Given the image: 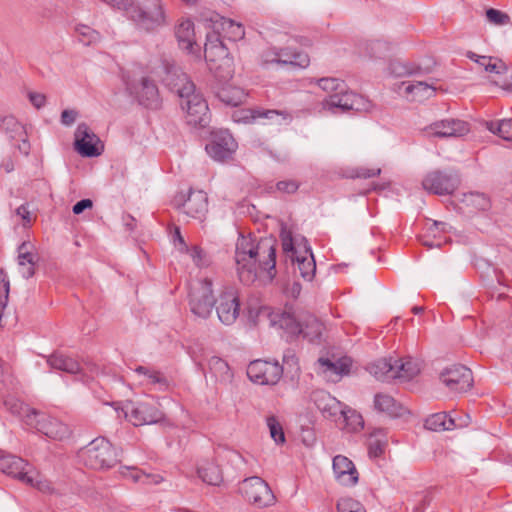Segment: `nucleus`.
<instances>
[{
  "label": "nucleus",
  "mask_w": 512,
  "mask_h": 512,
  "mask_svg": "<svg viewBox=\"0 0 512 512\" xmlns=\"http://www.w3.org/2000/svg\"><path fill=\"white\" fill-rule=\"evenodd\" d=\"M215 31L218 35L230 41H239L245 37V29L241 23H237L229 18L221 17L215 21Z\"/></svg>",
  "instance_id": "7c9ffc66"
},
{
  "label": "nucleus",
  "mask_w": 512,
  "mask_h": 512,
  "mask_svg": "<svg viewBox=\"0 0 512 512\" xmlns=\"http://www.w3.org/2000/svg\"><path fill=\"white\" fill-rule=\"evenodd\" d=\"M283 374V368L278 362L265 360L252 361L247 368L249 379L260 385H274Z\"/></svg>",
  "instance_id": "f8f14e48"
},
{
  "label": "nucleus",
  "mask_w": 512,
  "mask_h": 512,
  "mask_svg": "<svg viewBox=\"0 0 512 512\" xmlns=\"http://www.w3.org/2000/svg\"><path fill=\"white\" fill-rule=\"evenodd\" d=\"M318 85L321 89L330 93V95L338 92H343L345 91L346 87V84L343 81L332 77L321 78L318 81Z\"/></svg>",
  "instance_id": "603ef678"
},
{
  "label": "nucleus",
  "mask_w": 512,
  "mask_h": 512,
  "mask_svg": "<svg viewBox=\"0 0 512 512\" xmlns=\"http://www.w3.org/2000/svg\"><path fill=\"white\" fill-rule=\"evenodd\" d=\"M184 212L192 218H202L208 210V197L203 191L191 192L183 204Z\"/></svg>",
  "instance_id": "cd10ccee"
},
{
  "label": "nucleus",
  "mask_w": 512,
  "mask_h": 512,
  "mask_svg": "<svg viewBox=\"0 0 512 512\" xmlns=\"http://www.w3.org/2000/svg\"><path fill=\"white\" fill-rule=\"evenodd\" d=\"M486 17L487 20L494 25L503 26L510 23L508 14L494 8H490L486 11Z\"/></svg>",
  "instance_id": "4d7b16f0"
},
{
  "label": "nucleus",
  "mask_w": 512,
  "mask_h": 512,
  "mask_svg": "<svg viewBox=\"0 0 512 512\" xmlns=\"http://www.w3.org/2000/svg\"><path fill=\"white\" fill-rule=\"evenodd\" d=\"M77 112L74 110H64L61 114L62 124L69 126L76 120Z\"/></svg>",
  "instance_id": "e2e57ef3"
},
{
  "label": "nucleus",
  "mask_w": 512,
  "mask_h": 512,
  "mask_svg": "<svg viewBox=\"0 0 512 512\" xmlns=\"http://www.w3.org/2000/svg\"><path fill=\"white\" fill-rule=\"evenodd\" d=\"M467 422L458 423L454 418L444 412L435 413L425 421V427L433 431L452 430L466 426Z\"/></svg>",
  "instance_id": "473e14b6"
},
{
  "label": "nucleus",
  "mask_w": 512,
  "mask_h": 512,
  "mask_svg": "<svg viewBox=\"0 0 512 512\" xmlns=\"http://www.w3.org/2000/svg\"><path fill=\"white\" fill-rule=\"evenodd\" d=\"M394 370H396L397 378L410 380L420 372V364L410 357L394 359Z\"/></svg>",
  "instance_id": "e433bc0d"
},
{
  "label": "nucleus",
  "mask_w": 512,
  "mask_h": 512,
  "mask_svg": "<svg viewBox=\"0 0 512 512\" xmlns=\"http://www.w3.org/2000/svg\"><path fill=\"white\" fill-rule=\"evenodd\" d=\"M339 420V425L347 432H358L364 426L361 414L347 406L342 410Z\"/></svg>",
  "instance_id": "c9c22d12"
},
{
  "label": "nucleus",
  "mask_w": 512,
  "mask_h": 512,
  "mask_svg": "<svg viewBox=\"0 0 512 512\" xmlns=\"http://www.w3.org/2000/svg\"><path fill=\"white\" fill-rule=\"evenodd\" d=\"M174 34L180 49L189 54H194L199 50L194 22L191 19L180 18L174 26Z\"/></svg>",
  "instance_id": "412c9836"
},
{
  "label": "nucleus",
  "mask_w": 512,
  "mask_h": 512,
  "mask_svg": "<svg viewBox=\"0 0 512 512\" xmlns=\"http://www.w3.org/2000/svg\"><path fill=\"white\" fill-rule=\"evenodd\" d=\"M487 128L502 139L512 141V119L492 121L487 124Z\"/></svg>",
  "instance_id": "49530a36"
},
{
  "label": "nucleus",
  "mask_w": 512,
  "mask_h": 512,
  "mask_svg": "<svg viewBox=\"0 0 512 512\" xmlns=\"http://www.w3.org/2000/svg\"><path fill=\"white\" fill-rule=\"evenodd\" d=\"M0 470L43 494L55 493V485L24 459L14 455L0 457Z\"/></svg>",
  "instance_id": "20e7f679"
},
{
  "label": "nucleus",
  "mask_w": 512,
  "mask_h": 512,
  "mask_svg": "<svg viewBox=\"0 0 512 512\" xmlns=\"http://www.w3.org/2000/svg\"><path fill=\"white\" fill-rule=\"evenodd\" d=\"M133 376L137 383L142 386H154L158 387L159 390L168 386V381L162 373L148 367L139 366L134 370Z\"/></svg>",
  "instance_id": "bb28decb"
},
{
  "label": "nucleus",
  "mask_w": 512,
  "mask_h": 512,
  "mask_svg": "<svg viewBox=\"0 0 512 512\" xmlns=\"http://www.w3.org/2000/svg\"><path fill=\"white\" fill-rule=\"evenodd\" d=\"M388 444L386 433L378 429L374 431L369 437V454L373 457L381 456Z\"/></svg>",
  "instance_id": "a18cd8bd"
},
{
  "label": "nucleus",
  "mask_w": 512,
  "mask_h": 512,
  "mask_svg": "<svg viewBox=\"0 0 512 512\" xmlns=\"http://www.w3.org/2000/svg\"><path fill=\"white\" fill-rule=\"evenodd\" d=\"M135 25L145 31H155L169 24V17L163 0H141L125 10Z\"/></svg>",
  "instance_id": "39448f33"
},
{
  "label": "nucleus",
  "mask_w": 512,
  "mask_h": 512,
  "mask_svg": "<svg viewBox=\"0 0 512 512\" xmlns=\"http://www.w3.org/2000/svg\"><path fill=\"white\" fill-rule=\"evenodd\" d=\"M369 372L378 380L397 378L396 370H394V359L392 358H383L375 361L369 366Z\"/></svg>",
  "instance_id": "f704fd0d"
},
{
  "label": "nucleus",
  "mask_w": 512,
  "mask_h": 512,
  "mask_svg": "<svg viewBox=\"0 0 512 512\" xmlns=\"http://www.w3.org/2000/svg\"><path fill=\"white\" fill-rule=\"evenodd\" d=\"M128 88L134 93L139 101L148 106L153 107L158 104V89L155 83L147 77H142L137 84L127 83Z\"/></svg>",
  "instance_id": "b1692460"
},
{
  "label": "nucleus",
  "mask_w": 512,
  "mask_h": 512,
  "mask_svg": "<svg viewBox=\"0 0 512 512\" xmlns=\"http://www.w3.org/2000/svg\"><path fill=\"white\" fill-rule=\"evenodd\" d=\"M442 383L451 392H466L473 384L472 372L469 368L455 364L446 368L440 375Z\"/></svg>",
  "instance_id": "dca6fc26"
},
{
  "label": "nucleus",
  "mask_w": 512,
  "mask_h": 512,
  "mask_svg": "<svg viewBox=\"0 0 512 512\" xmlns=\"http://www.w3.org/2000/svg\"><path fill=\"white\" fill-rule=\"evenodd\" d=\"M280 237L284 252L288 253L292 259L294 272H298L305 281H312L316 272V263L307 240L299 234H294L287 226L281 227Z\"/></svg>",
  "instance_id": "7ed1b4c3"
},
{
  "label": "nucleus",
  "mask_w": 512,
  "mask_h": 512,
  "mask_svg": "<svg viewBox=\"0 0 512 512\" xmlns=\"http://www.w3.org/2000/svg\"><path fill=\"white\" fill-rule=\"evenodd\" d=\"M92 206L93 203L90 199H83L73 206V213L77 215L81 214L85 209L91 208Z\"/></svg>",
  "instance_id": "69168bd1"
},
{
  "label": "nucleus",
  "mask_w": 512,
  "mask_h": 512,
  "mask_svg": "<svg viewBox=\"0 0 512 512\" xmlns=\"http://www.w3.org/2000/svg\"><path fill=\"white\" fill-rule=\"evenodd\" d=\"M79 456L83 463L92 469L113 467L118 459L116 449L105 438H96L82 448Z\"/></svg>",
  "instance_id": "0eeeda50"
},
{
  "label": "nucleus",
  "mask_w": 512,
  "mask_h": 512,
  "mask_svg": "<svg viewBox=\"0 0 512 512\" xmlns=\"http://www.w3.org/2000/svg\"><path fill=\"white\" fill-rule=\"evenodd\" d=\"M104 3L121 9V10H128V8L131 6V4L134 3V0H102Z\"/></svg>",
  "instance_id": "680f3d73"
},
{
  "label": "nucleus",
  "mask_w": 512,
  "mask_h": 512,
  "mask_svg": "<svg viewBox=\"0 0 512 512\" xmlns=\"http://www.w3.org/2000/svg\"><path fill=\"white\" fill-rule=\"evenodd\" d=\"M265 61L291 64L301 68H306L310 63V58L306 53L297 51L293 49L292 46H288L284 49H281L280 52L275 54V56L272 58H270L269 55H266Z\"/></svg>",
  "instance_id": "a878e982"
},
{
  "label": "nucleus",
  "mask_w": 512,
  "mask_h": 512,
  "mask_svg": "<svg viewBox=\"0 0 512 512\" xmlns=\"http://www.w3.org/2000/svg\"><path fill=\"white\" fill-rule=\"evenodd\" d=\"M192 258L196 265L200 266L202 260V250L195 248L192 252Z\"/></svg>",
  "instance_id": "774afa93"
},
{
  "label": "nucleus",
  "mask_w": 512,
  "mask_h": 512,
  "mask_svg": "<svg viewBox=\"0 0 512 512\" xmlns=\"http://www.w3.org/2000/svg\"><path fill=\"white\" fill-rule=\"evenodd\" d=\"M323 108L333 113L336 109L341 111H359L367 110L369 108V103H367L362 96L348 91L346 86L345 91L329 95L323 102Z\"/></svg>",
  "instance_id": "4468645a"
},
{
  "label": "nucleus",
  "mask_w": 512,
  "mask_h": 512,
  "mask_svg": "<svg viewBox=\"0 0 512 512\" xmlns=\"http://www.w3.org/2000/svg\"><path fill=\"white\" fill-rule=\"evenodd\" d=\"M216 311L222 323L229 325L236 321L240 312L239 295L236 288L226 287L220 292Z\"/></svg>",
  "instance_id": "ddd939ff"
},
{
  "label": "nucleus",
  "mask_w": 512,
  "mask_h": 512,
  "mask_svg": "<svg viewBox=\"0 0 512 512\" xmlns=\"http://www.w3.org/2000/svg\"><path fill=\"white\" fill-rule=\"evenodd\" d=\"M197 473L209 485H218L222 481V471L214 459H201L197 465Z\"/></svg>",
  "instance_id": "2f4dec72"
},
{
  "label": "nucleus",
  "mask_w": 512,
  "mask_h": 512,
  "mask_svg": "<svg viewBox=\"0 0 512 512\" xmlns=\"http://www.w3.org/2000/svg\"><path fill=\"white\" fill-rule=\"evenodd\" d=\"M389 73L395 77L412 75L418 71V67L402 60H393L389 64Z\"/></svg>",
  "instance_id": "8fccbe9b"
},
{
  "label": "nucleus",
  "mask_w": 512,
  "mask_h": 512,
  "mask_svg": "<svg viewBox=\"0 0 512 512\" xmlns=\"http://www.w3.org/2000/svg\"><path fill=\"white\" fill-rule=\"evenodd\" d=\"M75 148L85 157H94L101 154L103 146L100 139L85 124H79L75 132Z\"/></svg>",
  "instance_id": "6ab92c4d"
},
{
  "label": "nucleus",
  "mask_w": 512,
  "mask_h": 512,
  "mask_svg": "<svg viewBox=\"0 0 512 512\" xmlns=\"http://www.w3.org/2000/svg\"><path fill=\"white\" fill-rule=\"evenodd\" d=\"M302 332L305 337L310 340H314L321 336L324 326L323 324L313 315L303 314L301 317Z\"/></svg>",
  "instance_id": "79ce46f5"
},
{
  "label": "nucleus",
  "mask_w": 512,
  "mask_h": 512,
  "mask_svg": "<svg viewBox=\"0 0 512 512\" xmlns=\"http://www.w3.org/2000/svg\"><path fill=\"white\" fill-rule=\"evenodd\" d=\"M123 475L133 482L146 484V485H157L163 481V477L159 474L146 473L137 468H126V472Z\"/></svg>",
  "instance_id": "37998d69"
},
{
  "label": "nucleus",
  "mask_w": 512,
  "mask_h": 512,
  "mask_svg": "<svg viewBox=\"0 0 512 512\" xmlns=\"http://www.w3.org/2000/svg\"><path fill=\"white\" fill-rule=\"evenodd\" d=\"M163 81L180 97V105L186 112L187 123L194 127L206 125L209 120L208 105L202 95L195 91V86L188 76L180 68L171 67Z\"/></svg>",
  "instance_id": "f03ea898"
},
{
  "label": "nucleus",
  "mask_w": 512,
  "mask_h": 512,
  "mask_svg": "<svg viewBox=\"0 0 512 512\" xmlns=\"http://www.w3.org/2000/svg\"><path fill=\"white\" fill-rule=\"evenodd\" d=\"M25 411L26 414L23 416L25 424L35 428L47 437L62 441L71 435L69 427L62 421L34 409H25Z\"/></svg>",
  "instance_id": "9d476101"
},
{
  "label": "nucleus",
  "mask_w": 512,
  "mask_h": 512,
  "mask_svg": "<svg viewBox=\"0 0 512 512\" xmlns=\"http://www.w3.org/2000/svg\"><path fill=\"white\" fill-rule=\"evenodd\" d=\"M77 37L85 45L96 44L101 41V35L90 26L79 24L75 27Z\"/></svg>",
  "instance_id": "de8ad7c7"
},
{
  "label": "nucleus",
  "mask_w": 512,
  "mask_h": 512,
  "mask_svg": "<svg viewBox=\"0 0 512 512\" xmlns=\"http://www.w3.org/2000/svg\"><path fill=\"white\" fill-rule=\"evenodd\" d=\"M301 317L302 315L296 317L291 312H283L281 314H273L272 321L291 334H300L302 332Z\"/></svg>",
  "instance_id": "ea45409f"
},
{
  "label": "nucleus",
  "mask_w": 512,
  "mask_h": 512,
  "mask_svg": "<svg viewBox=\"0 0 512 512\" xmlns=\"http://www.w3.org/2000/svg\"><path fill=\"white\" fill-rule=\"evenodd\" d=\"M236 270L244 284L270 283L276 276L275 247L270 239L241 235L235 249Z\"/></svg>",
  "instance_id": "f257e3e1"
},
{
  "label": "nucleus",
  "mask_w": 512,
  "mask_h": 512,
  "mask_svg": "<svg viewBox=\"0 0 512 512\" xmlns=\"http://www.w3.org/2000/svg\"><path fill=\"white\" fill-rule=\"evenodd\" d=\"M5 406L13 413L21 417L23 420V416L26 414L25 409H31L29 406L24 405L22 402L15 400V399H9L5 401Z\"/></svg>",
  "instance_id": "13d9d810"
},
{
  "label": "nucleus",
  "mask_w": 512,
  "mask_h": 512,
  "mask_svg": "<svg viewBox=\"0 0 512 512\" xmlns=\"http://www.w3.org/2000/svg\"><path fill=\"white\" fill-rule=\"evenodd\" d=\"M243 498L256 508H266L275 504L276 498L269 485L260 477L244 479L239 485Z\"/></svg>",
  "instance_id": "9b49d317"
},
{
  "label": "nucleus",
  "mask_w": 512,
  "mask_h": 512,
  "mask_svg": "<svg viewBox=\"0 0 512 512\" xmlns=\"http://www.w3.org/2000/svg\"><path fill=\"white\" fill-rule=\"evenodd\" d=\"M47 362L53 369L61 370L67 373H78L80 371L79 363L71 357L65 356L60 353L51 355Z\"/></svg>",
  "instance_id": "a19ab883"
},
{
  "label": "nucleus",
  "mask_w": 512,
  "mask_h": 512,
  "mask_svg": "<svg viewBox=\"0 0 512 512\" xmlns=\"http://www.w3.org/2000/svg\"><path fill=\"white\" fill-rule=\"evenodd\" d=\"M31 243L23 242L18 250L19 272L22 277L30 278L35 273L36 255Z\"/></svg>",
  "instance_id": "c85d7f7f"
},
{
  "label": "nucleus",
  "mask_w": 512,
  "mask_h": 512,
  "mask_svg": "<svg viewBox=\"0 0 512 512\" xmlns=\"http://www.w3.org/2000/svg\"><path fill=\"white\" fill-rule=\"evenodd\" d=\"M298 185L295 181H280L277 184V189L282 192L286 193H293L297 190Z\"/></svg>",
  "instance_id": "052dcab7"
},
{
  "label": "nucleus",
  "mask_w": 512,
  "mask_h": 512,
  "mask_svg": "<svg viewBox=\"0 0 512 512\" xmlns=\"http://www.w3.org/2000/svg\"><path fill=\"white\" fill-rule=\"evenodd\" d=\"M215 304L214 297H190V308L193 314L201 318H207Z\"/></svg>",
  "instance_id": "c03bdc74"
},
{
  "label": "nucleus",
  "mask_w": 512,
  "mask_h": 512,
  "mask_svg": "<svg viewBox=\"0 0 512 512\" xmlns=\"http://www.w3.org/2000/svg\"><path fill=\"white\" fill-rule=\"evenodd\" d=\"M204 54L211 70L219 73L222 77L232 74L233 59L229 56L228 49L217 33H209L207 35Z\"/></svg>",
  "instance_id": "1a4fd4ad"
},
{
  "label": "nucleus",
  "mask_w": 512,
  "mask_h": 512,
  "mask_svg": "<svg viewBox=\"0 0 512 512\" xmlns=\"http://www.w3.org/2000/svg\"><path fill=\"white\" fill-rule=\"evenodd\" d=\"M467 56L475 62L477 69L485 72L488 81L501 89H511L512 68L501 59L469 52Z\"/></svg>",
  "instance_id": "6e6552de"
},
{
  "label": "nucleus",
  "mask_w": 512,
  "mask_h": 512,
  "mask_svg": "<svg viewBox=\"0 0 512 512\" xmlns=\"http://www.w3.org/2000/svg\"><path fill=\"white\" fill-rule=\"evenodd\" d=\"M209 368L215 374L216 377L221 380H227L231 378V371L228 364L219 357H212L209 360Z\"/></svg>",
  "instance_id": "3c124183"
},
{
  "label": "nucleus",
  "mask_w": 512,
  "mask_h": 512,
  "mask_svg": "<svg viewBox=\"0 0 512 512\" xmlns=\"http://www.w3.org/2000/svg\"><path fill=\"white\" fill-rule=\"evenodd\" d=\"M469 132V123L457 118L438 120L424 128V133L428 137H461Z\"/></svg>",
  "instance_id": "2eb2a0df"
},
{
  "label": "nucleus",
  "mask_w": 512,
  "mask_h": 512,
  "mask_svg": "<svg viewBox=\"0 0 512 512\" xmlns=\"http://www.w3.org/2000/svg\"><path fill=\"white\" fill-rule=\"evenodd\" d=\"M283 361L287 366L294 368L295 371L299 370L298 359L294 353L288 352L287 354H285L283 357Z\"/></svg>",
  "instance_id": "338daca9"
},
{
  "label": "nucleus",
  "mask_w": 512,
  "mask_h": 512,
  "mask_svg": "<svg viewBox=\"0 0 512 512\" xmlns=\"http://www.w3.org/2000/svg\"><path fill=\"white\" fill-rule=\"evenodd\" d=\"M334 480L341 486L354 487L359 481V472L352 460L344 455H337L332 460Z\"/></svg>",
  "instance_id": "a211bd4d"
},
{
  "label": "nucleus",
  "mask_w": 512,
  "mask_h": 512,
  "mask_svg": "<svg viewBox=\"0 0 512 512\" xmlns=\"http://www.w3.org/2000/svg\"><path fill=\"white\" fill-rule=\"evenodd\" d=\"M314 402L318 409L327 417L340 416L345 407L339 400L324 391L314 393Z\"/></svg>",
  "instance_id": "c756f323"
},
{
  "label": "nucleus",
  "mask_w": 512,
  "mask_h": 512,
  "mask_svg": "<svg viewBox=\"0 0 512 512\" xmlns=\"http://www.w3.org/2000/svg\"><path fill=\"white\" fill-rule=\"evenodd\" d=\"M3 127L7 133L10 134L12 139L22 140V145L19 146V149L28 154L29 144L26 140V132L24 126L19 123L14 117H6L3 120Z\"/></svg>",
  "instance_id": "4c0bfd02"
},
{
  "label": "nucleus",
  "mask_w": 512,
  "mask_h": 512,
  "mask_svg": "<svg viewBox=\"0 0 512 512\" xmlns=\"http://www.w3.org/2000/svg\"><path fill=\"white\" fill-rule=\"evenodd\" d=\"M338 512H366L364 506L353 498H342L337 503Z\"/></svg>",
  "instance_id": "6e6d98bb"
},
{
  "label": "nucleus",
  "mask_w": 512,
  "mask_h": 512,
  "mask_svg": "<svg viewBox=\"0 0 512 512\" xmlns=\"http://www.w3.org/2000/svg\"><path fill=\"white\" fill-rule=\"evenodd\" d=\"M422 185L425 190L434 194H451L458 186V179L441 172H432L424 178Z\"/></svg>",
  "instance_id": "5701e85b"
},
{
  "label": "nucleus",
  "mask_w": 512,
  "mask_h": 512,
  "mask_svg": "<svg viewBox=\"0 0 512 512\" xmlns=\"http://www.w3.org/2000/svg\"><path fill=\"white\" fill-rule=\"evenodd\" d=\"M436 89L433 84L426 82H403L399 87V92L411 101H423L432 97Z\"/></svg>",
  "instance_id": "393cba45"
},
{
  "label": "nucleus",
  "mask_w": 512,
  "mask_h": 512,
  "mask_svg": "<svg viewBox=\"0 0 512 512\" xmlns=\"http://www.w3.org/2000/svg\"><path fill=\"white\" fill-rule=\"evenodd\" d=\"M374 407L379 412L386 413L391 417H399L404 413V408L392 396L385 393L375 395Z\"/></svg>",
  "instance_id": "72a5a7b5"
},
{
  "label": "nucleus",
  "mask_w": 512,
  "mask_h": 512,
  "mask_svg": "<svg viewBox=\"0 0 512 512\" xmlns=\"http://www.w3.org/2000/svg\"><path fill=\"white\" fill-rule=\"evenodd\" d=\"M125 418L134 426L159 423L164 419V412L159 401L152 396L126 401L122 407Z\"/></svg>",
  "instance_id": "423d86ee"
},
{
  "label": "nucleus",
  "mask_w": 512,
  "mask_h": 512,
  "mask_svg": "<svg viewBox=\"0 0 512 512\" xmlns=\"http://www.w3.org/2000/svg\"><path fill=\"white\" fill-rule=\"evenodd\" d=\"M236 149L237 143L227 131L215 133L211 142L206 145L207 153L217 161L230 158Z\"/></svg>",
  "instance_id": "aec40b11"
},
{
  "label": "nucleus",
  "mask_w": 512,
  "mask_h": 512,
  "mask_svg": "<svg viewBox=\"0 0 512 512\" xmlns=\"http://www.w3.org/2000/svg\"><path fill=\"white\" fill-rule=\"evenodd\" d=\"M232 118L237 123H254L258 119H266L271 124H282L290 121L291 117L277 110L239 109L234 111Z\"/></svg>",
  "instance_id": "f3484780"
},
{
  "label": "nucleus",
  "mask_w": 512,
  "mask_h": 512,
  "mask_svg": "<svg viewBox=\"0 0 512 512\" xmlns=\"http://www.w3.org/2000/svg\"><path fill=\"white\" fill-rule=\"evenodd\" d=\"M352 360L342 357L335 360L320 358L318 360V373L327 381L338 382L344 375L349 374Z\"/></svg>",
  "instance_id": "4be33fe9"
},
{
  "label": "nucleus",
  "mask_w": 512,
  "mask_h": 512,
  "mask_svg": "<svg viewBox=\"0 0 512 512\" xmlns=\"http://www.w3.org/2000/svg\"><path fill=\"white\" fill-rule=\"evenodd\" d=\"M380 172H381L380 168H364V167H361L357 171V176L358 177H363V178H371V177L379 175Z\"/></svg>",
  "instance_id": "0e129e2a"
},
{
  "label": "nucleus",
  "mask_w": 512,
  "mask_h": 512,
  "mask_svg": "<svg viewBox=\"0 0 512 512\" xmlns=\"http://www.w3.org/2000/svg\"><path fill=\"white\" fill-rule=\"evenodd\" d=\"M247 94L245 91L232 84H226L218 92L219 99L226 105L238 106L244 102Z\"/></svg>",
  "instance_id": "58836bf2"
},
{
  "label": "nucleus",
  "mask_w": 512,
  "mask_h": 512,
  "mask_svg": "<svg viewBox=\"0 0 512 512\" xmlns=\"http://www.w3.org/2000/svg\"><path fill=\"white\" fill-rule=\"evenodd\" d=\"M267 426L269 428L270 436L276 443H284L285 435L280 422L274 416L267 418Z\"/></svg>",
  "instance_id": "5fc2aeb1"
},
{
  "label": "nucleus",
  "mask_w": 512,
  "mask_h": 512,
  "mask_svg": "<svg viewBox=\"0 0 512 512\" xmlns=\"http://www.w3.org/2000/svg\"><path fill=\"white\" fill-rule=\"evenodd\" d=\"M463 202L467 206H472L478 210H485L489 207L488 199L480 193H469L465 194L463 198Z\"/></svg>",
  "instance_id": "864d4df0"
},
{
  "label": "nucleus",
  "mask_w": 512,
  "mask_h": 512,
  "mask_svg": "<svg viewBox=\"0 0 512 512\" xmlns=\"http://www.w3.org/2000/svg\"><path fill=\"white\" fill-rule=\"evenodd\" d=\"M29 100L31 101L32 105L37 109L43 107L46 103L45 95L37 92H30Z\"/></svg>",
  "instance_id": "bf43d9fd"
},
{
  "label": "nucleus",
  "mask_w": 512,
  "mask_h": 512,
  "mask_svg": "<svg viewBox=\"0 0 512 512\" xmlns=\"http://www.w3.org/2000/svg\"><path fill=\"white\" fill-rule=\"evenodd\" d=\"M213 281L211 278L205 277L195 281L191 285L189 297H213Z\"/></svg>",
  "instance_id": "09e8293b"
}]
</instances>
